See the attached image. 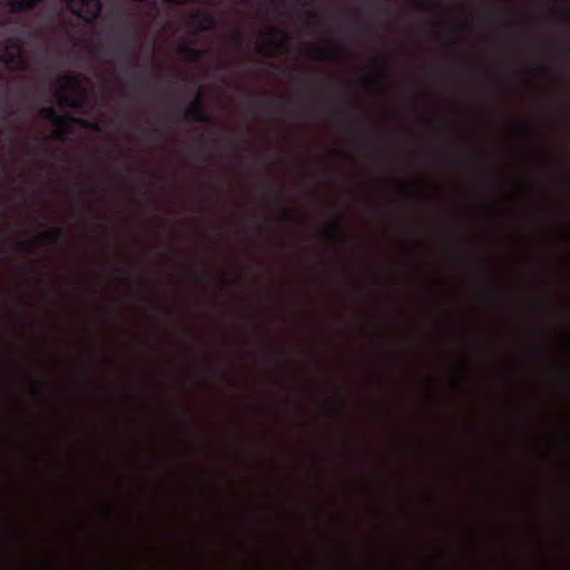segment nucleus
Listing matches in <instances>:
<instances>
[{"label":"nucleus","instance_id":"nucleus-9","mask_svg":"<svg viewBox=\"0 0 570 570\" xmlns=\"http://www.w3.org/2000/svg\"><path fill=\"white\" fill-rule=\"evenodd\" d=\"M254 105L261 109H271L275 112H283L286 108V104H285L284 99L259 100V101H256Z\"/></svg>","mask_w":570,"mask_h":570},{"label":"nucleus","instance_id":"nucleus-24","mask_svg":"<svg viewBox=\"0 0 570 570\" xmlns=\"http://www.w3.org/2000/svg\"><path fill=\"white\" fill-rule=\"evenodd\" d=\"M31 390L32 392L38 396V397H41V389L38 384L36 383H32L31 384Z\"/></svg>","mask_w":570,"mask_h":570},{"label":"nucleus","instance_id":"nucleus-14","mask_svg":"<svg viewBox=\"0 0 570 570\" xmlns=\"http://www.w3.org/2000/svg\"><path fill=\"white\" fill-rule=\"evenodd\" d=\"M118 53L127 62H131L136 58L135 52L126 43L119 46Z\"/></svg>","mask_w":570,"mask_h":570},{"label":"nucleus","instance_id":"nucleus-10","mask_svg":"<svg viewBox=\"0 0 570 570\" xmlns=\"http://www.w3.org/2000/svg\"><path fill=\"white\" fill-rule=\"evenodd\" d=\"M128 73L130 76L131 81L137 85H146L150 80L156 78L154 73H150L146 69L140 70L139 72H131V70L128 69Z\"/></svg>","mask_w":570,"mask_h":570},{"label":"nucleus","instance_id":"nucleus-19","mask_svg":"<svg viewBox=\"0 0 570 570\" xmlns=\"http://www.w3.org/2000/svg\"><path fill=\"white\" fill-rule=\"evenodd\" d=\"M336 114L338 117H341L343 119L352 120V115L345 107H340L337 109Z\"/></svg>","mask_w":570,"mask_h":570},{"label":"nucleus","instance_id":"nucleus-28","mask_svg":"<svg viewBox=\"0 0 570 570\" xmlns=\"http://www.w3.org/2000/svg\"><path fill=\"white\" fill-rule=\"evenodd\" d=\"M144 138H145V140H147L148 142H153V141H154L153 136H151V135H149V134L144 135Z\"/></svg>","mask_w":570,"mask_h":570},{"label":"nucleus","instance_id":"nucleus-25","mask_svg":"<svg viewBox=\"0 0 570 570\" xmlns=\"http://www.w3.org/2000/svg\"><path fill=\"white\" fill-rule=\"evenodd\" d=\"M483 278L487 283H491V275H490V272L488 269V267L484 266L483 268Z\"/></svg>","mask_w":570,"mask_h":570},{"label":"nucleus","instance_id":"nucleus-22","mask_svg":"<svg viewBox=\"0 0 570 570\" xmlns=\"http://www.w3.org/2000/svg\"><path fill=\"white\" fill-rule=\"evenodd\" d=\"M354 132L358 138H367L368 137V132L366 130H364L361 126H356Z\"/></svg>","mask_w":570,"mask_h":570},{"label":"nucleus","instance_id":"nucleus-7","mask_svg":"<svg viewBox=\"0 0 570 570\" xmlns=\"http://www.w3.org/2000/svg\"><path fill=\"white\" fill-rule=\"evenodd\" d=\"M179 53H181L186 59L190 61H199L204 58L206 51L203 49H198L188 45L180 46L178 49Z\"/></svg>","mask_w":570,"mask_h":570},{"label":"nucleus","instance_id":"nucleus-18","mask_svg":"<svg viewBox=\"0 0 570 570\" xmlns=\"http://www.w3.org/2000/svg\"><path fill=\"white\" fill-rule=\"evenodd\" d=\"M232 40L234 43H236L237 46H240L243 43V40H244V35L242 31L239 30H235L233 33H232Z\"/></svg>","mask_w":570,"mask_h":570},{"label":"nucleus","instance_id":"nucleus-12","mask_svg":"<svg viewBox=\"0 0 570 570\" xmlns=\"http://www.w3.org/2000/svg\"><path fill=\"white\" fill-rule=\"evenodd\" d=\"M327 235L335 239L345 238V234L341 224V215H337L335 222L327 228Z\"/></svg>","mask_w":570,"mask_h":570},{"label":"nucleus","instance_id":"nucleus-21","mask_svg":"<svg viewBox=\"0 0 570 570\" xmlns=\"http://www.w3.org/2000/svg\"><path fill=\"white\" fill-rule=\"evenodd\" d=\"M65 80H66L68 86L80 88V83H79V81H78V79L76 77L67 75L65 77Z\"/></svg>","mask_w":570,"mask_h":570},{"label":"nucleus","instance_id":"nucleus-23","mask_svg":"<svg viewBox=\"0 0 570 570\" xmlns=\"http://www.w3.org/2000/svg\"><path fill=\"white\" fill-rule=\"evenodd\" d=\"M283 217L287 220H293L295 218V215L293 212H289V210H283Z\"/></svg>","mask_w":570,"mask_h":570},{"label":"nucleus","instance_id":"nucleus-30","mask_svg":"<svg viewBox=\"0 0 570 570\" xmlns=\"http://www.w3.org/2000/svg\"><path fill=\"white\" fill-rule=\"evenodd\" d=\"M365 10H366L367 12H373V11H374V8H373V7H371V6H367V7L365 8Z\"/></svg>","mask_w":570,"mask_h":570},{"label":"nucleus","instance_id":"nucleus-2","mask_svg":"<svg viewBox=\"0 0 570 570\" xmlns=\"http://www.w3.org/2000/svg\"><path fill=\"white\" fill-rule=\"evenodd\" d=\"M67 7L77 18L92 22L102 11L101 0H66Z\"/></svg>","mask_w":570,"mask_h":570},{"label":"nucleus","instance_id":"nucleus-27","mask_svg":"<svg viewBox=\"0 0 570 570\" xmlns=\"http://www.w3.org/2000/svg\"><path fill=\"white\" fill-rule=\"evenodd\" d=\"M284 362H285V355H284V352H279L278 354V363L284 366Z\"/></svg>","mask_w":570,"mask_h":570},{"label":"nucleus","instance_id":"nucleus-15","mask_svg":"<svg viewBox=\"0 0 570 570\" xmlns=\"http://www.w3.org/2000/svg\"><path fill=\"white\" fill-rule=\"evenodd\" d=\"M17 249L23 254H32L33 246L31 240H21L17 243Z\"/></svg>","mask_w":570,"mask_h":570},{"label":"nucleus","instance_id":"nucleus-16","mask_svg":"<svg viewBox=\"0 0 570 570\" xmlns=\"http://www.w3.org/2000/svg\"><path fill=\"white\" fill-rule=\"evenodd\" d=\"M335 49H336V47L333 45L322 48L320 59H322V60L327 59Z\"/></svg>","mask_w":570,"mask_h":570},{"label":"nucleus","instance_id":"nucleus-29","mask_svg":"<svg viewBox=\"0 0 570 570\" xmlns=\"http://www.w3.org/2000/svg\"><path fill=\"white\" fill-rule=\"evenodd\" d=\"M541 305H542V307L547 308V307L549 306V302H548V299H546V298H544V299H542V301H541Z\"/></svg>","mask_w":570,"mask_h":570},{"label":"nucleus","instance_id":"nucleus-1","mask_svg":"<svg viewBox=\"0 0 570 570\" xmlns=\"http://www.w3.org/2000/svg\"><path fill=\"white\" fill-rule=\"evenodd\" d=\"M41 116L43 119L50 121L56 127L55 131L52 132V138L56 140H65L66 134L70 131L71 122L78 124L83 128L98 132L102 131L101 126L96 121H91L81 117L76 118L68 114L61 115L52 107L41 109Z\"/></svg>","mask_w":570,"mask_h":570},{"label":"nucleus","instance_id":"nucleus-11","mask_svg":"<svg viewBox=\"0 0 570 570\" xmlns=\"http://www.w3.org/2000/svg\"><path fill=\"white\" fill-rule=\"evenodd\" d=\"M296 2L299 7L306 9V14L311 21L315 23H320L322 21L320 14L312 10L314 4L313 0H296Z\"/></svg>","mask_w":570,"mask_h":570},{"label":"nucleus","instance_id":"nucleus-17","mask_svg":"<svg viewBox=\"0 0 570 570\" xmlns=\"http://www.w3.org/2000/svg\"><path fill=\"white\" fill-rule=\"evenodd\" d=\"M118 29H119V32H121V33H126V32H131L132 31L131 26L127 21H124L121 19V17L119 18Z\"/></svg>","mask_w":570,"mask_h":570},{"label":"nucleus","instance_id":"nucleus-3","mask_svg":"<svg viewBox=\"0 0 570 570\" xmlns=\"http://www.w3.org/2000/svg\"><path fill=\"white\" fill-rule=\"evenodd\" d=\"M264 39L272 49L281 53L287 50V46L292 41V35L288 31L275 28L265 33Z\"/></svg>","mask_w":570,"mask_h":570},{"label":"nucleus","instance_id":"nucleus-8","mask_svg":"<svg viewBox=\"0 0 570 570\" xmlns=\"http://www.w3.org/2000/svg\"><path fill=\"white\" fill-rule=\"evenodd\" d=\"M66 232L62 227H53L50 230H47L41 234V239L48 244H58L62 238H65Z\"/></svg>","mask_w":570,"mask_h":570},{"label":"nucleus","instance_id":"nucleus-6","mask_svg":"<svg viewBox=\"0 0 570 570\" xmlns=\"http://www.w3.org/2000/svg\"><path fill=\"white\" fill-rule=\"evenodd\" d=\"M43 0H7L6 6L12 13H20L39 7Z\"/></svg>","mask_w":570,"mask_h":570},{"label":"nucleus","instance_id":"nucleus-4","mask_svg":"<svg viewBox=\"0 0 570 570\" xmlns=\"http://www.w3.org/2000/svg\"><path fill=\"white\" fill-rule=\"evenodd\" d=\"M184 117L193 122L208 124L213 121V117L203 108L199 99L188 105Z\"/></svg>","mask_w":570,"mask_h":570},{"label":"nucleus","instance_id":"nucleus-20","mask_svg":"<svg viewBox=\"0 0 570 570\" xmlns=\"http://www.w3.org/2000/svg\"><path fill=\"white\" fill-rule=\"evenodd\" d=\"M0 60L4 63L13 62L16 60V57L12 52L6 51L3 55L0 56Z\"/></svg>","mask_w":570,"mask_h":570},{"label":"nucleus","instance_id":"nucleus-26","mask_svg":"<svg viewBox=\"0 0 570 570\" xmlns=\"http://www.w3.org/2000/svg\"><path fill=\"white\" fill-rule=\"evenodd\" d=\"M379 71H380L382 75H384V76H385V75H387V72H389V68H387V66H386L385 63H381V65H380V68H379Z\"/></svg>","mask_w":570,"mask_h":570},{"label":"nucleus","instance_id":"nucleus-13","mask_svg":"<svg viewBox=\"0 0 570 570\" xmlns=\"http://www.w3.org/2000/svg\"><path fill=\"white\" fill-rule=\"evenodd\" d=\"M59 104L71 108H78L81 106V102L72 98L66 90L60 92Z\"/></svg>","mask_w":570,"mask_h":570},{"label":"nucleus","instance_id":"nucleus-5","mask_svg":"<svg viewBox=\"0 0 570 570\" xmlns=\"http://www.w3.org/2000/svg\"><path fill=\"white\" fill-rule=\"evenodd\" d=\"M190 24L196 26L202 31H209L217 28V19L213 13L195 12L190 16Z\"/></svg>","mask_w":570,"mask_h":570}]
</instances>
